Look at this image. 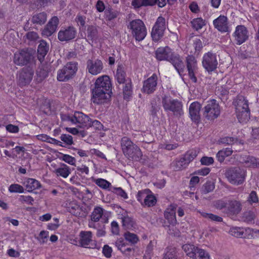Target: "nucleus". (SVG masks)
Wrapping results in <instances>:
<instances>
[{
	"label": "nucleus",
	"instance_id": "f257e3e1",
	"mask_svg": "<svg viewBox=\"0 0 259 259\" xmlns=\"http://www.w3.org/2000/svg\"><path fill=\"white\" fill-rule=\"evenodd\" d=\"M49 49V44L41 40L38 46L37 55L35 51L31 49H23L15 53L14 62L16 65H35L38 60L42 63Z\"/></svg>",
	"mask_w": 259,
	"mask_h": 259
},
{
	"label": "nucleus",
	"instance_id": "f03ea898",
	"mask_svg": "<svg viewBox=\"0 0 259 259\" xmlns=\"http://www.w3.org/2000/svg\"><path fill=\"white\" fill-rule=\"evenodd\" d=\"M111 82L108 76L103 75L98 77L92 90V102L96 104L107 102L111 97Z\"/></svg>",
	"mask_w": 259,
	"mask_h": 259
},
{
	"label": "nucleus",
	"instance_id": "7ed1b4c3",
	"mask_svg": "<svg viewBox=\"0 0 259 259\" xmlns=\"http://www.w3.org/2000/svg\"><path fill=\"white\" fill-rule=\"evenodd\" d=\"M123 237L125 240L122 238L117 239L115 242V245L124 255L130 257L135 252L133 246L136 244L140 239L136 234L128 231L124 233Z\"/></svg>",
	"mask_w": 259,
	"mask_h": 259
},
{
	"label": "nucleus",
	"instance_id": "20e7f679",
	"mask_svg": "<svg viewBox=\"0 0 259 259\" xmlns=\"http://www.w3.org/2000/svg\"><path fill=\"white\" fill-rule=\"evenodd\" d=\"M233 105L235 106L239 121L241 123L248 120L250 118V110L246 98L241 95H238L234 99Z\"/></svg>",
	"mask_w": 259,
	"mask_h": 259
},
{
	"label": "nucleus",
	"instance_id": "39448f33",
	"mask_svg": "<svg viewBox=\"0 0 259 259\" xmlns=\"http://www.w3.org/2000/svg\"><path fill=\"white\" fill-rule=\"evenodd\" d=\"M155 54L158 60L167 61L172 65H182L184 62V58L167 46L157 48Z\"/></svg>",
	"mask_w": 259,
	"mask_h": 259
},
{
	"label": "nucleus",
	"instance_id": "423d86ee",
	"mask_svg": "<svg viewBox=\"0 0 259 259\" xmlns=\"http://www.w3.org/2000/svg\"><path fill=\"white\" fill-rule=\"evenodd\" d=\"M162 104L166 112H171L177 117H180L184 114L183 103L177 99H173L170 96L164 95L162 98Z\"/></svg>",
	"mask_w": 259,
	"mask_h": 259
},
{
	"label": "nucleus",
	"instance_id": "0eeeda50",
	"mask_svg": "<svg viewBox=\"0 0 259 259\" xmlns=\"http://www.w3.org/2000/svg\"><path fill=\"white\" fill-rule=\"evenodd\" d=\"M131 34L136 41L143 40L147 35V29L144 22L140 19L131 21L127 25Z\"/></svg>",
	"mask_w": 259,
	"mask_h": 259
},
{
	"label": "nucleus",
	"instance_id": "6e6552de",
	"mask_svg": "<svg viewBox=\"0 0 259 259\" xmlns=\"http://www.w3.org/2000/svg\"><path fill=\"white\" fill-rule=\"evenodd\" d=\"M202 111L205 118L213 121L220 116L221 107L215 100L212 99L207 102L206 105L202 109Z\"/></svg>",
	"mask_w": 259,
	"mask_h": 259
},
{
	"label": "nucleus",
	"instance_id": "1a4fd4ad",
	"mask_svg": "<svg viewBox=\"0 0 259 259\" xmlns=\"http://www.w3.org/2000/svg\"><path fill=\"white\" fill-rule=\"evenodd\" d=\"M225 176L228 181L233 185L242 184L245 180V172L239 167H233L226 170Z\"/></svg>",
	"mask_w": 259,
	"mask_h": 259
},
{
	"label": "nucleus",
	"instance_id": "9d476101",
	"mask_svg": "<svg viewBox=\"0 0 259 259\" xmlns=\"http://www.w3.org/2000/svg\"><path fill=\"white\" fill-rule=\"evenodd\" d=\"M66 120L81 128L90 127L91 118L81 112L75 111L72 116H67Z\"/></svg>",
	"mask_w": 259,
	"mask_h": 259
},
{
	"label": "nucleus",
	"instance_id": "9b49d317",
	"mask_svg": "<svg viewBox=\"0 0 259 259\" xmlns=\"http://www.w3.org/2000/svg\"><path fill=\"white\" fill-rule=\"evenodd\" d=\"M34 70L31 66H25L17 74L18 84L20 87L29 84L32 79Z\"/></svg>",
	"mask_w": 259,
	"mask_h": 259
},
{
	"label": "nucleus",
	"instance_id": "f8f14e48",
	"mask_svg": "<svg viewBox=\"0 0 259 259\" xmlns=\"http://www.w3.org/2000/svg\"><path fill=\"white\" fill-rule=\"evenodd\" d=\"M165 28V18L158 17L152 28L151 35L153 41L157 42L163 37Z\"/></svg>",
	"mask_w": 259,
	"mask_h": 259
},
{
	"label": "nucleus",
	"instance_id": "ddd939ff",
	"mask_svg": "<svg viewBox=\"0 0 259 259\" xmlns=\"http://www.w3.org/2000/svg\"><path fill=\"white\" fill-rule=\"evenodd\" d=\"M233 36L237 45H241L249 38V32L247 28L243 25H237L233 33Z\"/></svg>",
	"mask_w": 259,
	"mask_h": 259
},
{
	"label": "nucleus",
	"instance_id": "4468645a",
	"mask_svg": "<svg viewBox=\"0 0 259 259\" xmlns=\"http://www.w3.org/2000/svg\"><path fill=\"white\" fill-rule=\"evenodd\" d=\"M182 249L188 256L193 259H198L208 253L204 249L195 246L193 244H186L182 246Z\"/></svg>",
	"mask_w": 259,
	"mask_h": 259
},
{
	"label": "nucleus",
	"instance_id": "2eb2a0df",
	"mask_svg": "<svg viewBox=\"0 0 259 259\" xmlns=\"http://www.w3.org/2000/svg\"><path fill=\"white\" fill-rule=\"evenodd\" d=\"M77 31L75 27L69 26L62 28L58 33V38L60 41L68 42L75 38Z\"/></svg>",
	"mask_w": 259,
	"mask_h": 259
},
{
	"label": "nucleus",
	"instance_id": "dca6fc26",
	"mask_svg": "<svg viewBox=\"0 0 259 259\" xmlns=\"http://www.w3.org/2000/svg\"><path fill=\"white\" fill-rule=\"evenodd\" d=\"M157 75L153 73L151 76L144 81L142 91L147 94L153 93L157 88Z\"/></svg>",
	"mask_w": 259,
	"mask_h": 259
},
{
	"label": "nucleus",
	"instance_id": "f3484780",
	"mask_svg": "<svg viewBox=\"0 0 259 259\" xmlns=\"http://www.w3.org/2000/svg\"><path fill=\"white\" fill-rule=\"evenodd\" d=\"M77 70L76 66H64L58 71L57 79L60 81H66L75 74Z\"/></svg>",
	"mask_w": 259,
	"mask_h": 259
},
{
	"label": "nucleus",
	"instance_id": "a211bd4d",
	"mask_svg": "<svg viewBox=\"0 0 259 259\" xmlns=\"http://www.w3.org/2000/svg\"><path fill=\"white\" fill-rule=\"evenodd\" d=\"M214 27L221 33L230 32L229 26V21L227 16L220 15L217 18L213 21Z\"/></svg>",
	"mask_w": 259,
	"mask_h": 259
},
{
	"label": "nucleus",
	"instance_id": "6ab92c4d",
	"mask_svg": "<svg viewBox=\"0 0 259 259\" xmlns=\"http://www.w3.org/2000/svg\"><path fill=\"white\" fill-rule=\"evenodd\" d=\"M58 24L59 19L58 17L56 16L53 17L43 29L41 32L42 36L46 37L51 36L56 31Z\"/></svg>",
	"mask_w": 259,
	"mask_h": 259
},
{
	"label": "nucleus",
	"instance_id": "aec40b11",
	"mask_svg": "<svg viewBox=\"0 0 259 259\" xmlns=\"http://www.w3.org/2000/svg\"><path fill=\"white\" fill-rule=\"evenodd\" d=\"M242 209V204L240 201L236 200H229L228 201L227 207L224 212L228 215L238 214Z\"/></svg>",
	"mask_w": 259,
	"mask_h": 259
},
{
	"label": "nucleus",
	"instance_id": "412c9836",
	"mask_svg": "<svg viewBox=\"0 0 259 259\" xmlns=\"http://www.w3.org/2000/svg\"><path fill=\"white\" fill-rule=\"evenodd\" d=\"M79 245L85 248H93V234L91 231H81L79 235Z\"/></svg>",
	"mask_w": 259,
	"mask_h": 259
},
{
	"label": "nucleus",
	"instance_id": "4be33fe9",
	"mask_svg": "<svg viewBox=\"0 0 259 259\" xmlns=\"http://www.w3.org/2000/svg\"><path fill=\"white\" fill-rule=\"evenodd\" d=\"M201 108V105L198 102H194L190 104L189 108V113L193 122L198 123L200 121Z\"/></svg>",
	"mask_w": 259,
	"mask_h": 259
},
{
	"label": "nucleus",
	"instance_id": "5701e85b",
	"mask_svg": "<svg viewBox=\"0 0 259 259\" xmlns=\"http://www.w3.org/2000/svg\"><path fill=\"white\" fill-rule=\"evenodd\" d=\"M133 94L132 82L131 79L126 80L125 83L122 84V94L123 99L129 101L132 99Z\"/></svg>",
	"mask_w": 259,
	"mask_h": 259
},
{
	"label": "nucleus",
	"instance_id": "b1692460",
	"mask_svg": "<svg viewBox=\"0 0 259 259\" xmlns=\"http://www.w3.org/2000/svg\"><path fill=\"white\" fill-rule=\"evenodd\" d=\"M129 159L133 161H139L142 156V153L138 146L136 145L131 149H130L127 153L124 154Z\"/></svg>",
	"mask_w": 259,
	"mask_h": 259
},
{
	"label": "nucleus",
	"instance_id": "393cba45",
	"mask_svg": "<svg viewBox=\"0 0 259 259\" xmlns=\"http://www.w3.org/2000/svg\"><path fill=\"white\" fill-rule=\"evenodd\" d=\"M24 185L29 192L41 187L40 183L38 181L32 178L27 179L24 182Z\"/></svg>",
	"mask_w": 259,
	"mask_h": 259
},
{
	"label": "nucleus",
	"instance_id": "a878e982",
	"mask_svg": "<svg viewBox=\"0 0 259 259\" xmlns=\"http://www.w3.org/2000/svg\"><path fill=\"white\" fill-rule=\"evenodd\" d=\"M47 20L46 13L43 12L33 15L31 18V22L35 25H42L44 24Z\"/></svg>",
	"mask_w": 259,
	"mask_h": 259
},
{
	"label": "nucleus",
	"instance_id": "bb28decb",
	"mask_svg": "<svg viewBox=\"0 0 259 259\" xmlns=\"http://www.w3.org/2000/svg\"><path fill=\"white\" fill-rule=\"evenodd\" d=\"M202 63V65H218L216 54L210 52L204 54Z\"/></svg>",
	"mask_w": 259,
	"mask_h": 259
},
{
	"label": "nucleus",
	"instance_id": "cd10ccee",
	"mask_svg": "<svg viewBox=\"0 0 259 259\" xmlns=\"http://www.w3.org/2000/svg\"><path fill=\"white\" fill-rule=\"evenodd\" d=\"M56 175L63 178H66L71 173L70 168L65 164H61L60 166L54 170Z\"/></svg>",
	"mask_w": 259,
	"mask_h": 259
},
{
	"label": "nucleus",
	"instance_id": "c85d7f7f",
	"mask_svg": "<svg viewBox=\"0 0 259 259\" xmlns=\"http://www.w3.org/2000/svg\"><path fill=\"white\" fill-rule=\"evenodd\" d=\"M157 3V0H132V6L135 9H139L142 7L153 6Z\"/></svg>",
	"mask_w": 259,
	"mask_h": 259
},
{
	"label": "nucleus",
	"instance_id": "c756f323",
	"mask_svg": "<svg viewBox=\"0 0 259 259\" xmlns=\"http://www.w3.org/2000/svg\"><path fill=\"white\" fill-rule=\"evenodd\" d=\"M188 165V163L184 160V158L183 156L180 158L176 159L170 164L171 167L175 171L183 169L186 168Z\"/></svg>",
	"mask_w": 259,
	"mask_h": 259
},
{
	"label": "nucleus",
	"instance_id": "7c9ffc66",
	"mask_svg": "<svg viewBox=\"0 0 259 259\" xmlns=\"http://www.w3.org/2000/svg\"><path fill=\"white\" fill-rule=\"evenodd\" d=\"M255 218V213L252 210L244 211L241 217L242 221L248 224H254Z\"/></svg>",
	"mask_w": 259,
	"mask_h": 259
},
{
	"label": "nucleus",
	"instance_id": "2f4dec72",
	"mask_svg": "<svg viewBox=\"0 0 259 259\" xmlns=\"http://www.w3.org/2000/svg\"><path fill=\"white\" fill-rule=\"evenodd\" d=\"M69 212L77 217H82L84 215L82 208L76 203H70L68 207Z\"/></svg>",
	"mask_w": 259,
	"mask_h": 259
},
{
	"label": "nucleus",
	"instance_id": "473e14b6",
	"mask_svg": "<svg viewBox=\"0 0 259 259\" xmlns=\"http://www.w3.org/2000/svg\"><path fill=\"white\" fill-rule=\"evenodd\" d=\"M121 147L123 154L127 153L130 149H131L133 147L135 146L136 145L134 144L130 138L124 137L120 141Z\"/></svg>",
	"mask_w": 259,
	"mask_h": 259
},
{
	"label": "nucleus",
	"instance_id": "72a5a7b5",
	"mask_svg": "<svg viewBox=\"0 0 259 259\" xmlns=\"http://www.w3.org/2000/svg\"><path fill=\"white\" fill-rule=\"evenodd\" d=\"M125 76L126 74L122 66H118L115 74V78L117 82L120 84L125 83L128 79H125Z\"/></svg>",
	"mask_w": 259,
	"mask_h": 259
},
{
	"label": "nucleus",
	"instance_id": "f704fd0d",
	"mask_svg": "<svg viewBox=\"0 0 259 259\" xmlns=\"http://www.w3.org/2000/svg\"><path fill=\"white\" fill-rule=\"evenodd\" d=\"M243 158V163L247 166L253 167L259 166L258 158L251 156H245Z\"/></svg>",
	"mask_w": 259,
	"mask_h": 259
},
{
	"label": "nucleus",
	"instance_id": "c9c22d12",
	"mask_svg": "<svg viewBox=\"0 0 259 259\" xmlns=\"http://www.w3.org/2000/svg\"><path fill=\"white\" fill-rule=\"evenodd\" d=\"M192 28L196 31H198L206 25L205 20L201 17H198L192 19L191 22Z\"/></svg>",
	"mask_w": 259,
	"mask_h": 259
},
{
	"label": "nucleus",
	"instance_id": "e433bc0d",
	"mask_svg": "<svg viewBox=\"0 0 259 259\" xmlns=\"http://www.w3.org/2000/svg\"><path fill=\"white\" fill-rule=\"evenodd\" d=\"M233 153L232 150L230 148H226L220 150L217 154L218 160L222 162L224 161L225 157L230 156Z\"/></svg>",
	"mask_w": 259,
	"mask_h": 259
},
{
	"label": "nucleus",
	"instance_id": "4c0bfd02",
	"mask_svg": "<svg viewBox=\"0 0 259 259\" xmlns=\"http://www.w3.org/2000/svg\"><path fill=\"white\" fill-rule=\"evenodd\" d=\"M104 15L106 20L111 21L117 17L119 12L111 8L108 7L104 11Z\"/></svg>",
	"mask_w": 259,
	"mask_h": 259
},
{
	"label": "nucleus",
	"instance_id": "58836bf2",
	"mask_svg": "<svg viewBox=\"0 0 259 259\" xmlns=\"http://www.w3.org/2000/svg\"><path fill=\"white\" fill-rule=\"evenodd\" d=\"M104 209L101 207H96L92 212L91 220L95 222H98L103 215Z\"/></svg>",
	"mask_w": 259,
	"mask_h": 259
},
{
	"label": "nucleus",
	"instance_id": "ea45409f",
	"mask_svg": "<svg viewBox=\"0 0 259 259\" xmlns=\"http://www.w3.org/2000/svg\"><path fill=\"white\" fill-rule=\"evenodd\" d=\"M94 183L100 188L104 190H108L110 191V188H111V184L105 179L98 178L94 180Z\"/></svg>",
	"mask_w": 259,
	"mask_h": 259
},
{
	"label": "nucleus",
	"instance_id": "a19ab883",
	"mask_svg": "<svg viewBox=\"0 0 259 259\" xmlns=\"http://www.w3.org/2000/svg\"><path fill=\"white\" fill-rule=\"evenodd\" d=\"M165 218L167 220L170 224L174 225L177 223L176 212L173 209H167L164 213Z\"/></svg>",
	"mask_w": 259,
	"mask_h": 259
},
{
	"label": "nucleus",
	"instance_id": "79ce46f5",
	"mask_svg": "<svg viewBox=\"0 0 259 259\" xmlns=\"http://www.w3.org/2000/svg\"><path fill=\"white\" fill-rule=\"evenodd\" d=\"M156 201L157 200L155 196L152 194L151 192V193H148L147 197H146L145 199L143 201V205H144L148 207L153 206L155 205Z\"/></svg>",
	"mask_w": 259,
	"mask_h": 259
},
{
	"label": "nucleus",
	"instance_id": "37998d69",
	"mask_svg": "<svg viewBox=\"0 0 259 259\" xmlns=\"http://www.w3.org/2000/svg\"><path fill=\"white\" fill-rule=\"evenodd\" d=\"M163 259H178L177 249L175 247H167Z\"/></svg>",
	"mask_w": 259,
	"mask_h": 259
},
{
	"label": "nucleus",
	"instance_id": "c03bdc74",
	"mask_svg": "<svg viewBox=\"0 0 259 259\" xmlns=\"http://www.w3.org/2000/svg\"><path fill=\"white\" fill-rule=\"evenodd\" d=\"M122 226L126 229H131L134 226L133 219L127 215H123L121 217Z\"/></svg>",
	"mask_w": 259,
	"mask_h": 259
},
{
	"label": "nucleus",
	"instance_id": "a18cd8bd",
	"mask_svg": "<svg viewBox=\"0 0 259 259\" xmlns=\"http://www.w3.org/2000/svg\"><path fill=\"white\" fill-rule=\"evenodd\" d=\"M214 189V184L211 181H207L202 187L201 191L202 194H206L211 192Z\"/></svg>",
	"mask_w": 259,
	"mask_h": 259
},
{
	"label": "nucleus",
	"instance_id": "49530a36",
	"mask_svg": "<svg viewBox=\"0 0 259 259\" xmlns=\"http://www.w3.org/2000/svg\"><path fill=\"white\" fill-rule=\"evenodd\" d=\"M182 156L184 158V160L189 164L197 156V153L195 150H190Z\"/></svg>",
	"mask_w": 259,
	"mask_h": 259
},
{
	"label": "nucleus",
	"instance_id": "de8ad7c7",
	"mask_svg": "<svg viewBox=\"0 0 259 259\" xmlns=\"http://www.w3.org/2000/svg\"><path fill=\"white\" fill-rule=\"evenodd\" d=\"M87 34L88 39L93 40L97 37V30L95 27L90 26L87 29Z\"/></svg>",
	"mask_w": 259,
	"mask_h": 259
},
{
	"label": "nucleus",
	"instance_id": "09e8293b",
	"mask_svg": "<svg viewBox=\"0 0 259 259\" xmlns=\"http://www.w3.org/2000/svg\"><path fill=\"white\" fill-rule=\"evenodd\" d=\"M150 193L151 191L148 189L139 191L137 195V200L143 205V201L145 199L146 197H147L148 193Z\"/></svg>",
	"mask_w": 259,
	"mask_h": 259
},
{
	"label": "nucleus",
	"instance_id": "8fccbe9b",
	"mask_svg": "<svg viewBox=\"0 0 259 259\" xmlns=\"http://www.w3.org/2000/svg\"><path fill=\"white\" fill-rule=\"evenodd\" d=\"M244 228L233 227L230 230L231 234L236 237L243 238Z\"/></svg>",
	"mask_w": 259,
	"mask_h": 259
},
{
	"label": "nucleus",
	"instance_id": "3c124183",
	"mask_svg": "<svg viewBox=\"0 0 259 259\" xmlns=\"http://www.w3.org/2000/svg\"><path fill=\"white\" fill-rule=\"evenodd\" d=\"M110 191L120 196L124 199H126L128 198L126 193L121 187H112L110 188Z\"/></svg>",
	"mask_w": 259,
	"mask_h": 259
},
{
	"label": "nucleus",
	"instance_id": "603ef678",
	"mask_svg": "<svg viewBox=\"0 0 259 259\" xmlns=\"http://www.w3.org/2000/svg\"><path fill=\"white\" fill-rule=\"evenodd\" d=\"M9 191L11 193H23L24 191V188L18 184H12L9 188Z\"/></svg>",
	"mask_w": 259,
	"mask_h": 259
},
{
	"label": "nucleus",
	"instance_id": "864d4df0",
	"mask_svg": "<svg viewBox=\"0 0 259 259\" xmlns=\"http://www.w3.org/2000/svg\"><path fill=\"white\" fill-rule=\"evenodd\" d=\"M193 46L195 49V53L198 54L203 48V45L201 40L198 38H195L193 40Z\"/></svg>",
	"mask_w": 259,
	"mask_h": 259
},
{
	"label": "nucleus",
	"instance_id": "5fc2aeb1",
	"mask_svg": "<svg viewBox=\"0 0 259 259\" xmlns=\"http://www.w3.org/2000/svg\"><path fill=\"white\" fill-rule=\"evenodd\" d=\"M18 201L22 203H26L27 204H32L34 201L33 198L29 196L20 195L18 198Z\"/></svg>",
	"mask_w": 259,
	"mask_h": 259
},
{
	"label": "nucleus",
	"instance_id": "6e6d98bb",
	"mask_svg": "<svg viewBox=\"0 0 259 259\" xmlns=\"http://www.w3.org/2000/svg\"><path fill=\"white\" fill-rule=\"evenodd\" d=\"M60 139L67 145H71L73 143L72 137L68 134H62Z\"/></svg>",
	"mask_w": 259,
	"mask_h": 259
},
{
	"label": "nucleus",
	"instance_id": "4d7b16f0",
	"mask_svg": "<svg viewBox=\"0 0 259 259\" xmlns=\"http://www.w3.org/2000/svg\"><path fill=\"white\" fill-rule=\"evenodd\" d=\"M228 202H226L223 199L218 200L214 202V207L218 209L222 210L225 209L227 207Z\"/></svg>",
	"mask_w": 259,
	"mask_h": 259
},
{
	"label": "nucleus",
	"instance_id": "13d9d810",
	"mask_svg": "<svg viewBox=\"0 0 259 259\" xmlns=\"http://www.w3.org/2000/svg\"><path fill=\"white\" fill-rule=\"evenodd\" d=\"M60 159L64 161L65 162L72 165H75L76 161V160L74 157L68 154H62V156Z\"/></svg>",
	"mask_w": 259,
	"mask_h": 259
},
{
	"label": "nucleus",
	"instance_id": "bf43d9fd",
	"mask_svg": "<svg viewBox=\"0 0 259 259\" xmlns=\"http://www.w3.org/2000/svg\"><path fill=\"white\" fill-rule=\"evenodd\" d=\"M89 72L93 75L100 73L102 70V66H88Z\"/></svg>",
	"mask_w": 259,
	"mask_h": 259
},
{
	"label": "nucleus",
	"instance_id": "052dcab7",
	"mask_svg": "<svg viewBox=\"0 0 259 259\" xmlns=\"http://www.w3.org/2000/svg\"><path fill=\"white\" fill-rule=\"evenodd\" d=\"M237 141V139L233 137H225L220 139L219 142L220 143L227 145H232Z\"/></svg>",
	"mask_w": 259,
	"mask_h": 259
},
{
	"label": "nucleus",
	"instance_id": "680f3d73",
	"mask_svg": "<svg viewBox=\"0 0 259 259\" xmlns=\"http://www.w3.org/2000/svg\"><path fill=\"white\" fill-rule=\"evenodd\" d=\"M187 67L186 69H187V72H188V75L189 76L190 79L193 82H196L197 81V79L195 75L194 72V69L193 68V67L194 66H186Z\"/></svg>",
	"mask_w": 259,
	"mask_h": 259
},
{
	"label": "nucleus",
	"instance_id": "e2e57ef3",
	"mask_svg": "<svg viewBox=\"0 0 259 259\" xmlns=\"http://www.w3.org/2000/svg\"><path fill=\"white\" fill-rule=\"evenodd\" d=\"M151 109L150 110V114L153 116H156L157 115V112L159 111L160 108L157 105L155 102L152 101L151 102Z\"/></svg>",
	"mask_w": 259,
	"mask_h": 259
},
{
	"label": "nucleus",
	"instance_id": "0e129e2a",
	"mask_svg": "<svg viewBox=\"0 0 259 259\" xmlns=\"http://www.w3.org/2000/svg\"><path fill=\"white\" fill-rule=\"evenodd\" d=\"M112 252V248L108 245H105L103 247L102 252L107 258H110L111 256Z\"/></svg>",
	"mask_w": 259,
	"mask_h": 259
},
{
	"label": "nucleus",
	"instance_id": "69168bd1",
	"mask_svg": "<svg viewBox=\"0 0 259 259\" xmlns=\"http://www.w3.org/2000/svg\"><path fill=\"white\" fill-rule=\"evenodd\" d=\"M49 232L46 231H41L39 234L37 239L39 241L40 243H45L46 242V239L48 237Z\"/></svg>",
	"mask_w": 259,
	"mask_h": 259
},
{
	"label": "nucleus",
	"instance_id": "338daca9",
	"mask_svg": "<svg viewBox=\"0 0 259 259\" xmlns=\"http://www.w3.org/2000/svg\"><path fill=\"white\" fill-rule=\"evenodd\" d=\"M201 164L205 165H209L213 163V158L211 157L203 156L200 160Z\"/></svg>",
	"mask_w": 259,
	"mask_h": 259
},
{
	"label": "nucleus",
	"instance_id": "774afa93",
	"mask_svg": "<svg viewBox=\"0 0 259 259\" xmlns=\"http://www.w3.org/2000/svg\"><path fill=\"white\" fill-rule=\"evenodd\" d=\"M26 38L31 41H35L38 38V34L34 31H30L26 33Z\"/></svg>",
	"mask_w": 259,
	"mask_h": 259
}]
</instances>
